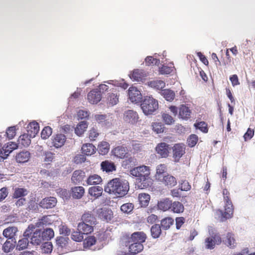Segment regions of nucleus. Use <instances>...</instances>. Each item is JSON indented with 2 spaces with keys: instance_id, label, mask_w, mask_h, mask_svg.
Listing matches in <instances>:
<instances>
[{
  "instance_id": "nucleus-1",
  "label": "nucleus",
  "mask_w": 255,
  "mask_h": 255,
  "mask_svg": "<svg viewBox=\"0 0 255 255\" xmlns=\"http://www.w3.org/2000/svg\"><path fill=\"white\" fill-rule=\"evenodd\" d=\"M129 172L131 176L136 177L135 183L139 188H146L152 184L149 167L145 165L139 166L131 169Z\"/></svg>"
},
{
  "instance_id": "nucleus-2",
  "label": "nucleus",
  "mask_w": 255,
  "mask_h": 255,
  "mask_svg": "<svg viewBox=\"0 0 255 255\" xmlns=\"http://www.w3.org/2000/svg\"><path fill=\"white\" fill-rule=\"evenodd\" d=\"M104 190L106 192L113 194L117 197H123L129 190L128 182L126 180L115 178L107 183L105 186Z\"/></svg>"
},
{
  "instance_id": "nucleus-3",
  "label": "nucleus",
  "mask_w": 255,
  "mask_h": 255,
  "mask_svg": "<svg viewBox=\"0 0 255 255\" xmlns=\"http://www.w3.org/2000/svg\"><path fill=\"white\" fill-rule=\"evenodd\" d=\"M223 194L225 203L224 210L219 209L216 211L215 214L216 218L222 222L231 218L233 217L234 212L233 205L229 197V192L227 189H224L223 191Z\"/></svg>"
},
{
  "instance_id": "nucleus-4",
  "label": "nucleus",
  "mask_w": 255,
  "mask_h": 255,
  "mask_svg": "<svg viewBox=\"0 0 255 255\" xmlns=\"http://www.w3.org/2000/svg\"><path fill=\"white\" fill-rule=\"evenodd\" d=\"M82 222L78 225V230L84 233L90 234L93 231V225L96 224V219L91 212H85L82 216Z\"/></svg>"
},
{
  "instance_id": "nucleus-5",
  "label": "nucleus",
  "mask_w": 255,
  "mask_h": 255,
  "mask_svg": "<svg viewBox=\"0 0 255 255\" xmlns=\"http://www.w3.org/2000/svg\"><path fill=\"white\" fill-rule=\"evenodd\" d=\"M35 226L30 224L26 228L23 233V237L29 238L30 243L34 246L40 245L44 242L41 235V230L37 229Z\"/></svg>"
},
{
  "instance_id": "nucleus-6",
  "label": "nucleus",
  "mask_w": 255,
  "mask_h": 255,
  "mask_svg": "<svg viewBox=\"0 0 255 255\" xmlns=\"http://www.w3.org/2000/svg\"><path fill=\"white\" fill-rule=\"evenodd\" d=\"M140 107L145 115H153L158 108L157 100L150 96L144 97L140 103Z\"/></svg>"
},
{
  "instance_id": "nucleus-7",
  "label": "nucleus",
  "mask_w": 255,
  "mask_h": 255,
  "mask_svg": "<svg viewBox=\"0 0 255 255\" xmlns=\"http://www.w3.org/2000/svg\"><path fill=\"white\" fill-rule=\"evenodd\" d=\"M222 243V239L219 234H210V237L205 239L204 244L206 249L213 250L215 248V245H219Z\"/></svg>"
},
{
  "instance_id": "nucleus-8",
  "label": "nucleus",
  "mask_w": 255,
  "mask_h": 255,
  "mask_svg": "<svg viewBox=\"0 0 255 255\" xmlns=\"http://www.w3.org/2000/svg\"><path fill=\"white\" fill-rule=\"evenodd\" d=\"M128 99L133 103H141L142 101L141 93L136 87H130L128 90Z\"/></svg>"
},
{
  "instance_id": "nucleus-9",
  "label": "nucleus",
  "mask_w": 255,
  "mask_h": 255,
  "mask_svg": "<svg viewBox=\"0 0 255 255\" xmlns=\"http://www.w3.org/2000/svg\"><path fill=\"white\" fill-rule=\"evenodd\" d=\"M146 239V235L142 232H136L133 233L130 238L128 239V244L132 243H141L142 244L145 241Z\"/></svg>"
},
{
  "instance_id": "nucleus-10",
  "label": "nucleus",
  "mask_w": 255,
  "mask_h": 255,
  "mask_svg": "<svg viewBox=\"0 0 255 255\" xmlns=\"http://www.w3.org/2000/svg\"><path fill=\"white\" fill-rule=\"evenodd\" d=\"M97 214L98 217L103 221L109 222L112 217V211L106 208H100L97 210Z\"/></svg>"
},
{
  "instance_id": "nucleus-11",
  "label": "nucleus",
  "mask_w": 255,
  "mask_h": 255,
  "mask_svg": "<svg viewBox=\"0 0 255 255\" xmlns=\"http://www.w3.org/2000/svg\"><path fill=\"white\" fill-rule=\"evenodd\" d=\"M124 120L130 124H135L138 119L137 113L133 110H128L124 113Z\"/></svg>"
},
{
  "instance_id": "nucleus-12",
  "label": "nucleus",
  "mask_w": 255,
  "mask_h": 255,
  "mask_svg": "<svg viewBox=\"0 0 255 255\" xmlns=\"http://www.w3.org/2000/svg\"><path fill=\"white\" fill-rule=\"evenodd\" d=\"M170 148L169 145L165 142L158 143L156 147V151L161 157H166L168 155Z\"/></svg>"
},
{
  "instance_id": "nucleus-13",
  "label": "nucleus",
  "mask_w": 255,
  "mask_h": 255,
  "mask_svg": "<svg viewBox=\"0 0 255 255\" xmlns=\"http://www.w3.org/2000/svg\"><path fill=\"white\" fill-rule=\"evenodd\" d=\"M173 157L175 161H178L185 153L184 145L182 144H176L172 147Z\"/></svg>"
},
{
  "instance_id": "nucleus-14",
  "label": "nucleus",
  "mask_w": 255,
  "mask_h": 255,
  "mask_svg": "<svg viewBox=\"0 0 255 255\" xmlns=\"http://www.w3.org/2000/svg\"><path fill=\"white\" fill-rule=\"evenodd\" d=\"M57 203V199L54 197H49L43 199L39 205L44 209H50L55 207Z\"/></svg>"
},
{
  "instance_id": "nucleus-15",
  "label": "nucleus",
  "mask_w": 255,
  "mask_h": 255,
  "mask_svg": "<svg viewBox=\"0 0 255 255\" xmlns=\"http://www.w3.org/2000/svg\"><path fill=\"white\" fill-rule=\"evenodd\" d=\"M102 97L97 89L91 91L88 94V100L92 104H96L101 100Z\"/></svg>"
},
{
  "instance_id": "nucleus-16",
  "label": "nucleus",
  "mask_w": 255,
  "mask_h": 255,
  "mask_svg": "<svg viewBox=\"0 0 255 255\" xmlns=\"http://www.w3.org/2000/svg\"><path fill=\"white\" fill-rule=\"evenodd\" d=\"M17 231L18 230L16 227H9L3 230L2 234L6 238L14 241L15 240L14 237Z\"/></svg>"
},
{
  "instance_id": "nucleus-17",
  "label": "nucleus",
  "mask_w": 255,
  "mask_h": 255,
  "mask_svg": "<svg viewBox=\"0 0 255 255\" xmlns=\"http://www.w3.org/2000/svg\"><path fill=\"white\" fill-rule=\"evenodd\" d=\"M119 94L115 91L108 94L107 101V104L110 106L116 105L119 102Z\"/></svg>"
},
{
  "instance_id": "nucleus-18",
  "label": "nucleus",
  "mask_w": 255,
  "mask_h": 255,
  "mask_svg": "<svg viewBox=\"0 0 255 255\" xmlns=\"http://www.w3.org/2000/svg\"><path fill=\"white\" fill-rule=\"evenodd\" d=\"M126 246H128L129 252L132 255L140 252L143 249V245L141 243H130V244H128V242H127Z\"/></svg>"
},
{
  "instance_id": "nucleus-19",
  "label": "nucleus",
  "mask_w": 255,
  "mask_h": 255,
  "mask_svg": "<svg viewBox=\"0 0 255 255\" xmlns=\"http://www.w3.org/2000/svg\"><path fill=\"white\" fill-rule=\"evenodd\" d=\"M85 176V173L81 170H75L72 174L71 180L75 184L80 183L83 180Z\"/></svg>"
},
{
  "instance_id": "nucleus-20",
  "label": "nucleus",
  "mask_w": 255,
  "mask_h": 255,
  "mask_svg": "<svg viewBox=\"0 0 255 255\" xmlns=\"http://www.w3.org/2000/svg\"><path fill=\"white\" fill-rule=\"evenodd\" d=\"M27 128V133L30 134L31 137H33V138L36 136L39 130V125L35 121L30 123Z\"/></svg>"
},
{
  "instance_id": "nucleus-21",
  "label": "nucleus",
  "mask_w": 255,
  "mask_h": 255,
  "mask_svg": "<svg viewBox=\"0 0 255 255\" xmlns=\"http://www.w3.org/2000/svg\"><path fill=\"white\" fill-rule=\"evenodd\" d=\"M30 157V153L28 151H22L15 156V159L18 163H23L27 162Z\"/></svg>"
},
{
  "instance_id": "nucleus-22",
  "label": "nucleus",
  "mask_w": 255,
  "mask_h": 255,
  "mask_svg": "<svg viewBox=\"0 0 255 255\" xmlns=\"http://www.w3.org/2000/svg\"><path fill=\"white\" fill-rule=\"evenodd\" d=\"M51 217V215L42 217L38 220L34 226L38 228H44L46 226L52 224V220L50 219Z\"/></svg>"
},
{
  "instance_id": "nucleus-23",
  "label": "nucleus",
  "mask_w": 255,
  "mask_h": 255,
  "mask_svg": "<svg viewBox=\"0 0 255 255\" xmlns=\"http://www.w3.org/2000/svg\"><path fill=\"white\" fill-rule=\"evenodd\" d=\"M145 77H146V74L142 70H134L132 73L130 74V79L137 82L142 81Z\"/></svg>"
},
{
  "instance_id": "nucleus-24",
  "label": "nucleus",
  "mask_w": 255,
  "mask_h": 255,
  "mask_svg": "<svg viewBox=\"0 0 255 255\" xmlns=\"http://www.w3.org/2000/svg\"><path fill=\"white\" fill-rule=\"evenodd\" d=\"M160 181L163 182L168 187H172L176 185L177 181L175 178L171 175H167L164 176Z\"/></svg>"
},
{
  "instance_id": "nucleus-25",
  "label": "nucleus",
  "mask_w": 255,
  "mask_h": 255,
  "mask_svg": "<svg viewBox=\"0 0 255 255\" xmlns=\"http://www.w3.org/2000/svg\"><path fill=\"white\" fill-rule=\"evenodd\" d=\"M101 169L106 172H112L116 170L114 163L108 160H105L101 163Z\"/></svg>"
},
{
  "instance_id": "nucleus-26",
  "label": "nucleus",
  "mask_w": 255,
  "mask_h": 255,
  "mask_svg": "<svg viewBox=\"0 0 255 255\" xmlns=\"http://www.w3.org/2000/svg\"><path fill=\"white\" fill-rule=\"evenodd\" d=\"M82 150L83 153L89 156L96 152V148L92 143H85L82 146Z\"/></svg>"
},
{
  "instance_id": "nucleus-27",
  "label": "nucleus",
  "mask_w": 255,
  "mask_h": 255,
  "mask_svg": "<svg viewBox=\"0 0 255 255\" xmlns=\"http://www.w3.org/2000/svg\"><path fill=\"white\" fill-rule=\"evenodd\" d=\"M66 137L63 134H57L53 139V144L56 148H59L64 145Z\"/></svg>"
},
{
  "instance_id": "nucleus-28",
  "label": "nucleus",
  "mask_w": 255,
  "mask_h": 255,
  "mask_svg": "<svg viewBox=\"0 0 255 255\" xmlns=\"http://www.w3.org/2000/svg\"><path fill=\"white\" fill-rule=\"evenodd\" d=\"M112 152L115 156L120 158H124L128 153L126 147L123 146L116 147Z\"/></svg>"
},
{
  "instance_id": "nucleus-29",
  "label": "nucleus",
  "mask_w": 255,
  "mask_h": 255,
  "mask_svg": "<svg viewBox=\"0 0 255 255\" xmlns=\"http://www.w3.org/2000/svg\"><path fill=\"white\" fill-rule=\"evenodd\" d=\"M157 206L159 209L164 211L170 210L172 201L168 199H164L158 202Z\"/></svg>"
},
{
  "instance_id": "nucleus-30",
  "label": "nucleus",
  "mask_w": 255,
  "mask_h": 255,
  "mask_svg": "<svg viewBox=\"0 0 255 255\" xmlns=\"http://www.w3.org/2000/svg\"><path fill=\"white\" fill-rule=\"evenodd\" d=\"M33 138L31 137L30 134L28 133H24L21 135L18 138V142L19 144H21L25 147L28 146L31 143V138Z\"/></svg>"
},
{
  "instance_id": "nucleus-31",
  "label": "nucleus",
  "mask_w": 255,
  "mask_h": 255,
  "mask_svg": "<svg viewBox=\"0 0 255 255\" xmlns=\"http://www.w3.org/2000/svg\"><path fill=\"white\" fill-rule=\"evenodd\" d=\"M72 197L76 199H80L83 196L85 192L84 188L82 186H76L71 189Z\"/></svg>"
},
{
  "instance_id": "nucleus-32",
  "label": "nucleus",
  "mask_w": 255,
  "mask_h": 255,
  "mask_svg": "<svg viewBox=\"0 0 255 255\" xmlns=\"http://www.w3.org/2000/svg\"><path fill=\"white\" fill-rule=\"evenodd\" d=\"M102 181L101 177L97 174L91 175L86 180L87 185H97Z\"/></svg>"
},
{
  "instance_id": "nucleus-33",
  "label": "nucleus",
  "mask_w": 255,
  "mask_h": 255,
  "mask_svg": "<svg viewBox=\"0 0 255 255\" xmlns=\"http://www.w3.org/2000/svg\"><path fill=\"white\" fill-rule=\"evenodd\" d=\"M170 210L172 212L175 213H181L184 211V207L183 204L178 201L172 202V206Z\"/></svg>"
},
{
  "instance_id": "nucleus-34",
  "label": "nucleus",
  "mask_w": 255,
  "mask_h": 255,
  "mask_svg": "<svg viewBox=\"0 0 255 255\" xmlns=\"http://www.w3.org/2000/svg\"><path fill=\"white\" fill-rule=\"evenodd\" d=\"M16 243V240H6L2 246L3 251L6 253L11 252L15 247Z\"/></svg>"
},
{
  "instance_id": "nucleus-35",
  "label": "nucleus",
  "mask_w": 255,
  "mask_h": 255,
  "mask_svg": "<svg viewBox=\"0 0 255 255\" xmlns=\"http://www.w3.org/2000/svg\"><path fill=\"white\" fill-rule=\"evenodd\" d=\"M223 242H224L225 244L230 248H234L236 246L234 235L231 233H228L227 234L226 239L223 240Z\"/></svg>"
},
{
  "instance_id": "nucleus-36",
  "label": "nucleus",
  "mask_w": 255,
  "mask_h": 255,
  "mask_svg": "<svg viewBox=\"0 0 255 255\" xmlns=\"http://www.w3.org/2000/svg\"><path fill=\"white\" fill-rule=\"evenodd\" d=\"M43 241H49L52 239L54 236V232L52 229L46 228L44 229L41 233Z\"/></svg>"
},
{
  "instance_id": "nucleus-37",
  "label": "nucleus",
  "mask_w": 255,
  "mask_h": 255,
  "mask_svg": "<svg viewBox=\"0 0 255 255\" xmlns=\"http://www.w3.org/2000/svg\"><path fill=\"white\" fill-rule=\"evenodd\" d=\"M87 127V123L85 121H82L75 128V132L77 135L81 136L84 132Z\"/></svg>"
},
{
  "instance_id": "nucleus-38",
  "label": "nucleus",
  "mask_w": 255,
  "mask_h": 255,
  "mask_svg": "<svg viewBox=\"0 0 255 255\" xmlns=\"http://www.w3.org/2000/svg\"><path fill=\"white\" fill-rule=\"evenodd\" d=\"M191 114V111L189 108L184 106L182 105L179 109V117L182 119H188L190 118Z\"/></svg>"
},
{
  "instance_id": "nucleus-39",
  "label": "nucleus",
  "mask_w": 255,
  "mask_h": 255,
  "mask_svg": "<svg viewBox=\"0 0 255 255\" xmlns=\"http://www.w3.org/2000/svg\"><path fill=\"white\" fill-rule=\"evenodd\" d=\"M139 202L141 207H146L150 200V196L148 194L140 193L138 195Z\"/></svg>"
},
{
  "instance_id": "nucleus-40",
  "label": "nucleus",
  "mask_w": 255,
  "mask_h": 255,
  "mask_svg": "<svg viewBox=\"0 0 255 255\" xmlns=\"http://www.w3.org/2000/svg\"><path fill=\"white\" fill-rule=\"evenodd\" d=\"M148 85L150 87L156 90H161L165 86V82L162 80L150 81L148 83Z\"/></svg>"
},
{
  "instance_id": "nucleus-41",
  "label": "nucleus",
  "mask_w": 255,
  "mask_h": 255,
  "mask_svg": "<svg viewBox=\"0 0 255 255\" xmlns=\"http://www.w3.org/2000/svg\"><path fill=\"white\" fill-rule=\"evenodd\" d=\"M19 240L16 245V249L19 251L23 250L27 248L29 243H30L29 238L24 237Z\"/></svg>"
},
{
  "instance_id": "nucleus-42",
  "label": "nucleus",
  "mask_w": 255,
  "mask_h": 255,
  "mask_svg": "<svg viewBox=\"0 0 255 255\" xmlns=\"http://www.w3.org/2000/svg\"><path fill=\"white\" fill-rule=\"evenodd\" d=\"M110 145L108 142L106 141H102L99 144L98 151L101 155L106 154L109 151Z\"/></svg>"
},
{
  "instance_id": "nucleus-43",
  "label": "nucleus",
  "mask_w": 255,
  "mask_h": 255,
  "mask_svg": "<svg viewBox=\"0 0 255 255\" xmlns=\"http://www.w3.org/2000/svg\"><path fill=\"white\" fill-rule=\"evenodd\" d=\"M151 235L154 239H157L159 237L161 233V226L159 224H154L150 229Z\"/></svg>"
},
{
  "instance_id": "nucleus-44",
  "label": "nucleus",
  "mask_w": 255,
  "mask_h": 255,
  "mask_svg": "<svg viewBox=\"0 0 255 255\" xmlns=\"http://www.w3.org/2000/svg\"><path fill=\"white\" fill-rule=\"evenodd\" d=\"M166 166L164 164H160L156 168V178L159 181L165 176Z\"/></svg>"
},
{
  "instance_id": "nucleus-45",
  "label": "nucleus",
  "mask_w": 255,
  "mask_h": 255,
  "mask_svg": "<svg viewBox=\"0 0 255 255\" xmlns=\"http://www.w3.org/2000/svg\"><path fill=\"white\" fill-rule=\"evenodd\" d=\"M161 94L167 101L171 102L175 97L174 92L170 89H165L161 91Z\"/></svg>"
},
{
  "instance_id": "nucleus-46",
  "label": "nucleus",
  "mask_w": 255,
  "mask_h": 255,
  "mask_svg": "<svg viewBox=\"0 0 255 255\" xmlns=\"http://www.w3.org/2000/svg\"><path fill=\"white\" fill-rule=\"evenodd\" d=\"M28 191L23 188H16L15 189L13 197L14 198H23L24 196L27 195Z\"/></svg>"
},
{
  "instance_id": "nucleus-47",
  "label": "nucleus",
  "mask_w": 255,
  "mask_h": 255,
  "mask_svg": "<svg viewBox=\"0 0 255 255\" xmlns=\"http://www.w3.org/2000/svg\"><path fill=\"white\" fill-rule=\"evenodd\" d=\"M103 188L99 186H93L89 188V193L95 197H99L102 195Z\"/></svg>"
},
{
  "instance_id": "nucleus-48",
  "label": "nucleus",
  "mask_w": 255,
  "mask_h": 255,
  "mask_svg": "<svg viewBox=\"0 0 255 255\" xmlns=\"http://www.w3.org/2000/svg\"><path fill=\"white\" fill-rule=\"evenodd\" d=\"M173 222L174 220L172 218H165L161 221V227L164 230H168Z\"/></svg>"
},
{
  "instance_id": "nucleus-49",
  "label": "nucleus",
  "mask_w": 255,
  "mask_h": 255,
  "mask_svg": "<svg viewBox=\"0 0 255 255\" xmlns=\"http://www.w3.org/2000/svg\"><path fill=\"white\" fill-rule=\"evenodd\" d=\"M74 231L71 235V238L76 242H81L83 239V235H87L88 234L84 233L81 231Z\"/></svg>"
},
{
  "instance_id": "nucleus-50",
  "label": "nucleus",
  "mask_w": 255,
  "mask_h": 255,
  "mask_svg": "<svg viewBox=\"0 0 255 255\" xmlns=\"http://www.w3.org/2000/svg\"><path fill=\"white\" fill-rule=\"evenodd\" d=\"M109 116L107 115H95V119L99 123H101L105 125L106 126L108 125L109 124L108 122Z\"/></svg>"
},
{
  "instance_id": "nucleus-51",
  "label": "nucleus",
  "mask_w": 255,
  "mask_h": 255,
  "mask_svg": "<svg viewBox=\"0 0 255 255\" xmlns=\"http://www.w3.org/2000/svg\"><path fill=\"white\" fill-rule=\"evenodd\" d=\"M96 242V239L94 236H89L85 239L83 242V247L87 249L94 245Z\"/></svg>"
},
{
  "instance_id": "nucleus-52",
  "label": "nucleus",
  "mask_w": 255,
  "mask_h": 255,
  "mask_svg": "<svg viewBox=\"0 0 255 255\" xmlns=\"http://www.w3.org/2000/svg\"><path fill=\"white\" fill-rule=\"evenodd\" d=\"M53 246L51 242H45L42 243L41 250L44 253H50L52 251Z\"/></svg>"
},
{
  "instance_id": "nucleus-53",
  "label": "nucleus",
  "mask_w": 255,
  "mask_h": 255,
  "mask_svg": "<svg viewBox=\"0 0 255 255\" xmlns=\"http://www.w3.org/2000/svg\"><path fill=\"white\" fill-rule=\"evenodd\" d=\"M133 207L134 206L132 203H128L122 205L121 207V210L125 213L129 214L133 210Z\"/></svg>"
},
{
  "instance_id": "nucleus-54",
  "label": "nucleus",
  "mask_w": 255,
  "mask_h": 255,
  "mask_svg": "<svg viewBox=\"0 0 255 255\" xmlns=\"http://www.w3.org/2000/svg\"><path fill=\"white\" fill-rule=\"evenodd\" d=\"M145 64L147 66L150 65H158L160 60L158 59L154 58L152 56H147L145 59Z\"/></svg>"
},
{
  "instance_id": "nucleus-55",
  "label": "nucleus",
  "mask_w": 255,
  "mask_h": 255,
  "mask_svg": "<svg viewBox=\"0 0 255 255\" xmlns=\"http://www.w3.org/2000/svg\"><path fill=\"white\" fill-rule=\"evenodd\" d=\"M68 238L67 237H59L56 239V245L58 248L62 249L68 243Z\"/></svg>"
},
{
  "instance_id": "nucleus-56",
  "label": "nucleus",
  "mask_w": 255,
  "mask_h": 255,
  "mask_svg": "<svg viewBox=\"0 0 255 255\" xmlns=\"http://www.w3.org/2000/svg\"><path fill=\"white\" fill-rule=\"evenodd\" d=\"M52 132V128L48 126L42 129L41 136L43 139H47L51 135Z\"/></svg>"
},
{
  "instance_id": "nucleus-57",
  "label": "nucleus",
  "mask_w": 255,
  "mask_h": 255,
  "mask_svg": "<svg viewBox=\"0 0 255 255\" xmlns=\"http://www.w3.org/2000/svg\"><path fill=\"white\" fill-rule=\"evenodd\" d=\"M196 128L200 129L204 133L208 132V128L207 124L204 122H201L194 124Z\"/></svg>"
},
{
  "instance_id": "nucleus-58",
  "label": "nucleus",
  "mask_w": 255,
  "mask_h": 255,
  "mask_svg": "<svg viewBox=\"0 0 255 255\" xmlns=\"http://www.w3.org/2000/svg\"><path fill=\"white\" fill-rule=\"evenodd\" d=\"M153 129L157 133H160L164 131V127L161 123H154L152 125Z\"/></svg>"
},
{
  "instance_id": "nucleus-59",
  "label": "nucleus",
  "mask_w": 255,
  "mask_h": 255,
  "mask_svg": "<svg viewBox=\"0 0 255 255\" xmlns=\"http://www.w3.org/2000/svg\"><path fill=\"white\" fill-rule=\"evenodd\" d=\"M198 141V136L195 134L191 135L187 139L188 145L190 147L194 146Z\"/></svg>"
},
{
  "instance_id": "nucleus-60",
  "label": "nucleus",
  "mask_w": 255,
  "mask_h": 255,
  "mask_svg": "<svg viewBox=\"0 0 255 255\" xmlns=\"http://www.w3.org/2000/svg\"><path fill=\"white\" fill-rule=\"evenodd\" d=\"M172 66H167L162 65V66L159 68V72L161 74H169L173 71Z\"/></svg>"
},
{
  "instance_id": "nucleus-61",
  "label": "nucleus",
  "mask_w": 255,
  "mask_h": 255,
  "mask_svg": "<svg viewBox=\"0 0 255 255\" xmlns=\"http://www.w3.org/2000/svg\"><path fill=\"white\" fill-rule=\"evenodd\" d=\"M162 119L166 125H171L174 122V120L171 116L169 115L168 114H163L162 115Z\"/></svg>"
},
{
  "instance_id": "nucleus-62",
  "label": "nucleus",
  "mask_w": 255,
  "mask_h": 255,
  "mask_svg": "<svg viewBox=\"0 0 255 255\" xmlns=\"http://www.w3.org/2000/svg\"><path fill=\"white\" fill-rule=\"evenodd\" d=\"M12 151L9 149L3 146L0 151V157L3 159H5Z\"/></svg>"
},
{
  "instance_id": "nucleus-63",
  "label": "nucleus",
  "mask_w": 255,
  "mask_h": 255,
  "mask_svg": "<svg viewBox=\"0 0 255 255\" xmlns=\"http://www.w3.org/2000/svg\"><path fill=\"white\" fill-rule=\"evenodd\" d=\"M5 134L7 135L8 138H12L15 135V127L13 126L9 127L6 130Z\"/></svg>"
},
{
  "instance_id": "nucleus-64",
  "label": "nucleus",
  "mask_w": 255,
  "mask_h": 255,
  "mask_svg": "<svg viewBox=\"0 0 255 255\" xmlns=\"http://www.w3.org/2000/svg\"><path fill=\"white\" fill-rule=\"evenodd\" d=\"M254 135V130L249 128L244 135V138L245 141L251 139Z\"/></svg>"
}]
</instances>
